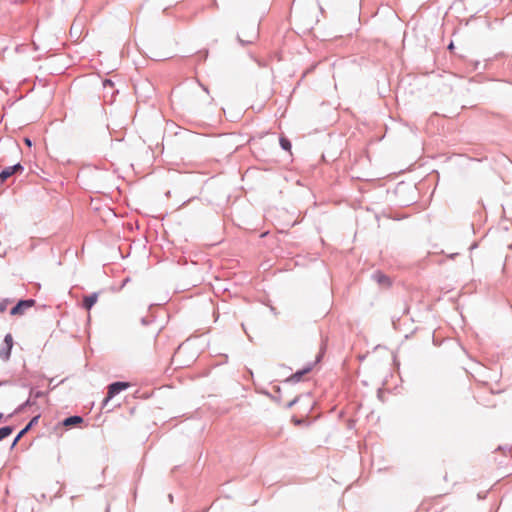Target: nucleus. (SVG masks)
I'll list each match as a JSON object with an SVG mask.
<instances>
[{
	"label": "nucleus",
	"mask_w": 512,
	"mask_h": 512,
	"mask_svg": "<svg viewBox=\"0 0 512 512\" xmlns=\"http://www.w3.org/2000/svg\"><path fill=\"white\" fill-rule=\"evenodd\" d=\"M49 384L54 385L53 380H50V381H49Z\"/></svg>",
	"instance_id": "nucleus-27"
},
{
	"label": "nucleus",
	"mask_w": 512,
	"mask_h": 512,
	"mask_svg": "<svg viewBox=\"0 0 512 512\" xmlns=\"http://www.w3.org/2000/svg\"><path fill=\"white\" fill-rule=\"evenodd\" d=\"M49 384L54 385L53 380H50V381H49Z\"/></svg>",
	"instance_id": "nucleus-28"
},
{
	"label": "nucleus",
	"mask_w": 512,
	"mask_h": 512,
	"mask_svg": "<svg viewBox=\"0 0 512 512\" xmlns=\"http://www.w3.org/2000/svg\"><path fill=\"white\" fill-rule=\"evenodd\" d=\"M4 345H6V347H9V348L13 347V338H12L11 334L5 335V337H4Z\"/></svg>",
	"instance_id": "nucleus-15"
},
{
	"label": "nucleus",
	"mask_w": 512,
	"mask_h": 512,
	"mask_svg": "<svg viewBox=\"0 0 512 512\" xmlns=\"http://www.w3.org/2000/svg\"><path fill=\"white\" fill-rule=\"evenodd\" d=\"M274 400L280 401V395H277V397H274Z\"/></svg>",
	"instance_id": "nucleus-24"
},
{
	"label": "nucleus",
	"mask_w": 512,
	"mask_h": 512,
	"mask_svg": "<svg viewBox=\"0 0 512 512\" xmlns=\"http://www.w3.org/2000/svg\"><path fill=\"white\" fill-rule=\"evenodd\" d=\"M44 396H45V392L35 391L33 388L30 389L29 397H31L32 400H36V399L44 397Z\"/></svg>",
	"instance_id": "nucleus-14"
},
{
	"label": "nucleus",
	"mask_w": 512,
	"mask_h": 512,
	"mask_svg": "<svg viewBox=\"0 0 512 512\" xmlns=\"http://www.w3.org/2000/svg\"><path fill=\"white\" fill-rule=\"evenodd\" d=\"M5 382H0V386L3 385Z\"/></svg>",
	"instance_id": "nucleus-29"
},
{
	"label": "nucleus",
	"mask_w": 512,
	"mask_h": 512,
	"mask_svg": "<svg viewBox=\"0 0 512 512\" xmlns=\"http://www.w3.org/2000/svg\"><path fill=\"white\" fill-rule=\"evenodd\" d=\"M274 400L280 401V395H277V397H274Z\"/></svg>",
	"instance_id": "nucleus-23"
},
{
	"label": "nucleus",
	"mask_w": 512,
	"mask_h": 512,
	"mask_svg": "<svg viewBox=\"0 0 512 512\" xmlns=\"http://www.w3.org/2000/svg\"><path fill=\"white\" fill-rule=\"evenodd\" d=\"M106 512H109V507H107Z\"/></svg>",
	"instance_id": "nucleus-30"
},
{
	"label": "nucleus",
	"mask_w": 512,
	"mask_h": 512,
	"mask_svg": "<svg viewBox=\"0 0 512 512\" xmlns=\"http://www.w3.org/2000/svg\"><path fill=\"white\" fill-rule=\"evenodd\" d=\"M98 300V293L93 292L89 295L84 296L82 306L86 310H91V308L95 305Z\"/></svg>",
	"instance_id": "nucleus-7"
},
{
	"label": "nucleus",
	"mask_w": 512,
	"mask_h": 512,
	"mask_svg": "<svg viewBox=\"0 0 512 512\" xmlns=\"http://www.w3.org/2000/svg\"><path fill=\"white\" fill-rule=\"evenodd\" d=\"M299 398L298 397H295L293 400H291L290 402H288L285 407L286 408H291L293 405H295L297 402H298Z\"/></svg>",
	"instance_id": "nucleus-17"
},
{
	"label": "nucleus",
	"mask_w": 512,
	"mask_h": 512,
	"mask_svg": "<svg viewBox=\"0 0 512 512\" xmlns=\"http://www.w3.org/2000/svg\"><path fill=\"white\" fill-rule=\"evenodd\" d=\"M168 497H169L170 502L172 503V502H173V495H172V494H169V496H168Z\"/></svg>",
	"instance_id": "nucleus-22"
},
{
	"label": "nucleus",
	"mask_w": 512,
	"mask_h": 512,
	"mask_svg": "<svg viewBox=\"0 0 512 512\" xmlns=\"http://www.w3.org/2000/svg\"><path fill=\"white\" fill-rule=\"evenodd\" d=\"M36 404L35 400H32L31 397H29L24 403L19 405L13 413L9 414L8 417H13L15 414H19L24 411L26 407H30Z\"/></svg>",
	"instance_id": "nucleus-9"
},
{
	"label": "nucleus",
	"mask_w": 512,
	"mask_h": 512,
	"mask_svg": "<svg viewBox=\"0 0 512 512\" xmlns=\"http://www.w3.org/2000/svg\"><path fill=\"white\" fill-rule=\"evenodd\" d=\"M103 86H104V87H106V86H113V82H112V80H110V79H105V80L103 81Z\"/></svg>",
	"instance_id": "nucleus-18"
},
{
	"label": "nucleus",
	"mask_w": 512,
	"mask_h": 512,
	"mask_svg": "<svg viewBox=\"0 0 512 512\" xmlns=\"http://www.w3.org/2000/svg\"><path fill=\"white\" fill-rule=\"evenodd\" d=\"M84 421L82 416L79 415H72L67 418H65L62 422V424L66 427L76 426L78 424H81Z\"/></svg>",
	"instance_id": "nucleus-8"
},
{
	"label": "nucleus",
	"mask_w": 512,
	"mask_h": 512,
	"mask_svg": "<svg viewBox=\"0 0 512 512\" xmlns=\"http://www.w3.org/2000/svg\"><path fill=\"white\" fill-rule=\"evenodd\" d=\"M257 36H258L257 30L253 29V31L248 39L244 40L239 35L237 36V39H238L239 43L244 46V45L253 43L254 40L257 38Z\"/></svg>",
	"instance_id": "nucleus-10"
},
{
	"label": "nucleus",
	"mask_w": 512,
	"mask_h": 512,
	"mask_svg": "<svg viewBox=\"0 0 512 512\" xmlns=\"http://www.w3.org/2000/svg\"><path fill=\"white\" fill-rule=\"evenodd\" d=\"M40 418V415H36L34 416L33 418H31V420L26 424V426L19 431V433L16 435L12 445H11V448H14L17 443L21 440V438L27 434L34 425H36L38 423V420Z\"/></svg>",
	"instance_id": "nucleus-5"
},
{
	"label": "nucleus",
	"mask_w": 512,
	"mask_h": 512,
	"mask_svg": "<svg viewBox=\"0 0 512 512\" xmlns=\"http://www.w3.org/2000/svg\"><path fill=\"white\" fill-rule=\"evenodd\" d=\"M128 387H129V383L128 382H124V381H116V382L111 383L108 386L107 396L104 398V400L102 402V406L103 407L106 406L107 403L112 398H114L116 395H118L120 392L124 391Z\"/></svg>",
	"instance_id": "nucleus-1"
},
{
	"label": "nucleus",
	"mask_w": 512,
	"mask_h": 512,
	"mask_svg": "<svg viewBox=\"0 0 512 512\" xmlns=\"http://www.w3.org/2000/svg\"><path fill=\"white\" fill-rule=\"evenodd\" d=\"M11 301L9 299H3L0 302V313H3L7 310V307Z\"/></svg>",
	"instance_id": "nucleus-16"
},
{
	"label": "nucleus",
	"mask_w": 512,
	"mask_h": 512,
	"mask_svg": "<svg viewBox=\"0 0 512 512\" xmlns=\"http://www.w3.org/2000/svg\"><path fill=\"white\" fill-rule=\"evenodd\" d=\"M35 305L34 299H24L19 300L16 305H14L11 310V315H23L25 311Z\"/></svg>",
	"instance_id": "nucleus-2"
},
{
	"label": "nucleus",
	"mask_w": 512,
	"mask_h": 512,
	"mask_svg": "<svg viewBox=\"0 0 512 512\" xmlns=\"http://www.w3.org/2000/svg\"><path fill=\"white\" fill-rule=\"evenodd\" d=\"M448 49H449V50L454 49V44H453V42H451V43L448 45Z\"/></svg>",
	"instance_id": "nucleus-20"
},
{
	"label": "nucleus",
	"mask_w": 512,
	"mask_h": 512,
	"mask_svg": "<svg viewBox=\"0 0 512 512\" xmlns=\"http://www.w3.org/2000/svg\"><path fill=\"white\" fill-rule=\"evenodd\" d=\"M276 392H277V393H280V387H277V388H276Z\"/></svg>",
	"instance_id": "nucleus-25"
},
{
	"label": "nucleus",
	"mask_w": 512,
	"mask_h": 512,
	"mask_svg": "<svg viewBox=\"0 0 512 512\" xmlns=\"http://www.w3.org/2000/svg\"><path fill=\"white\" fill-rule=\"evenodd\" d=\"M372 279L382 287H389L391 285L390 278L381 271H375L372 274Z\"/></svg>",
	"instance_id": "nucleus-6"
},
{
	"label": "nucleus",
	"mask_w": 512,
	"mask_h": 512,
	"mask_svg": "<svg viewBox=\"0 0 512 512\" xmlns=\"http://www.w3.org/2000/svg\"><path fill=\"white\" fill-rule=\"evenodd\" d=\"M10 417H5L3 413L0 412V423L6 422Z\"/></svg>",
	"instance_id": "nucleus-19"
},
{
	"label": "nucleus",
	"mask_w": 512,
	"mask_h": 512,
	"mask_svg": "<svg viewBox=\"0 0 512 512\" xmlns=\"http://www.w3.org/2000/svg\"><path fill=\"white\" fill-rule=\"evenodd\" d=\"M49 384L54 385L53 380H50V381H49Z\"/></svg>",
	"instance_id": "nucleus-26"
},
{
	"label": "nucleus",
	"mask_w": 512,
	"mask_h": 512,
	"mask_svg": "<svg viewBox=\"0 0 512 512\" xmlns=\"http://www.w3.org/2000/svg\"><path fill=\"white\" fill-rule=\"evenodd\" d=\"M315 363H309L307 364L303 369L296 371L294 374H292L290 377L285 379V383H298L302 380L303 376L308 374L314 367Z\"/></svg>",
	"instance_id": "nucleus-4"
},
{
	"label": "nucleus",
	"mask_w": 512,
	"mask_h": 512,
	"mask_svg": "<svg viewBox=\"0 0 512 512\" xmlns=\"http://www.w3.org/2000/svg\"><path fill=\"white\" fill-rule=\"evenodd\" d=\"M11 350L12 348L6 347V345H4L0 349V358L3 360H8L11 356Z\"/></svg>",
	"instance_id": "nucleus-13"
},
{
	"label": "nucleus",
	"mask_w": 512,
	"mask_h": 512,
	"mask_svg": "<svg viewBox=\"0 0 512 512\" xmlns=\"http://www.w3.org/2000/svg\"><path fill=\"white\" fill-rule=\"evenodd\" d=\"M14 430L13 426H4L0 428V441L8 437Z\"/></svg>",
	"instance_id": "nucleus-11"
},
{
	"label": "nucleus",
	"mask_w": 512,
	"mask_h": 512,
	"mask_svg": "<svg viewBox=\"0 0 512 512\" xmlns=\"http://www.w3.org/2000/svg\"><path fill=\"white\" fill-rule=\"evenodd\" d=\"M25 142H26V144H27V145H29V146H31V144H32V143H31V140H30V139H28V138H26V139H25Z\"/></svg>",
	"instance_id": "nucleus-21"
},
{
	"label": "nucleus",
	"mask_w": 512,
	"mask_h": 512,
	"mask_svg": "<svg viewBox=\"0 0 512 512\" xmlns=\"http://www.w3.org/2000/svg\"><path fill=\"white\" fill-rule=\"evenodd\" d=\"M279 143H280V146H281V148L283 150H285V151H290L291 150L292 145H291V141L288 138L280 137Z\"/></svg>",
	"instance_id": "nucleus-12"
},
{
	"label": "nucleus",
	"mask_w": 512,
	"mask_h": 512,
	"mask_svg": "<svg viewBox=\"0 0 512 512\" xmlns=\"http://www.w3.org/2000/svg\"><path fill=\"white\" fill-rule=\"evenodd\" d=\"M24 170V167L21 163H17L12 166H8L4 168L0 172V182L4 183L8 178H10L12 175L16 173H21Z\"/></svg>",
	"instance_id": "nucleus-3"
}]
</instances>
